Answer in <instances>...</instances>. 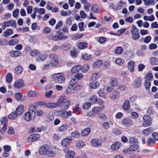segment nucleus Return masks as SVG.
I'll return each mask as SVG.
<instances>
[{
	"mask_svg": "<svg viewBox=\"0 0 158 158\" xmlns=\"http://www.w3.org/2000/svg\"><path fill=\"white\" fill-rule=\"evenodd\" d=\"M49 60H48L44 65V68L47 69L49 67L56 65L58 63V57L54 54L49 55Z\"/></svg>",
	"mask_w": 158,
	"mask_h": 158,
	"instance_id": "f257e3e1",
	"label": "nucleus"
},
{
	"mask_svg": "<svg viewBox=\"0 0 158 158\" xmlns=\"http://www.w3.org/2000/svg\"><path fill=\"white\" fill-rule=\"evenodd\" d=\"M53 78L55 80L56 82L59 84L63 83L65 81V78L62 75V73H57L53 74Z\"/></svg>",
	"mask_w": 158,
	"mask_h": 158,
	"instance_id": "f03ea898",
	"label": "nucleus"
},
{
	"mask_svg": "<svg viewBox=\"0 0 158 158\" xmlns=\"http://www.w3.org/2000/svg\"><path fill=\"white\" fill-rule=\"evenodd\" d=\"M151 124V118L148 115H144L143 118L142 126L146 127L150 126Z\"/></svg>",
	"mask_w": 158,
	"mask_h": 158,
	"instance_id": "7ed1b4c3",
	"label": "nucleus"
},
{
	"mask_svg": "<svg viewBox=\"0 0 158 158\" xmlns=\"http://www.w3.org/2000/svg\"><path fill=\"white\" fill-rule=\"evenodd\" d=\"M102 142V141L101 139H94L91 140L90 144L93 146L98 148L101 146Z\"/></svg>",
	"mask_w": 158,
	"mask_h": 158,
	"instance_id": "20e7f679",
	"label": "nucleus"
},
{
	"mask_svg": "<svg viewBox=\"0 0 158 158\" xmlns=\"http://www.w3.org/2000/svg\"><path fill=\"white\" fill-rule=\"evenodd\" d=\"M50 147L47 144H44L42 146L39 150V153L42 155L45 156Z\"/></svg>",
	"mask_w": 158,
	"mask_h": 158,
	"instance_id": "39448f33",
	"label": "nucleus"
},
{
	"mask_svg": "<svg viewBox=\"0 0 158 158\" xmlns=\"http://www.w3.org/2000/svg\"><path fill=\"white\" fill-rule=\"evenodd\" d=\"M40 137V135L38 134H34L30 135L27 138L28 142H31L38 140Z\"/></svg>",
	"mask_w": 158,
	"mask_h": 158,
	"instance_id": "423d86ee",
	"label": "nucleus"
},
{
	"mask_svg": "<svg viewBox=\"0 0 158 158\" xmlns=\"http://www.w3.org/2000/svg\"><path fill=\"white\" fill-rule=\"evenodd\" d=\"M16 22L14 20H11L3 23L2 26L3 27H15Z\"/></svg>",
	"mask_w": 158,
	"mask_h": 158,
	"instance_id": "0eeeda50",
	"label": "nucleus"
},
{
	"mask_svg": "<svg viewBox=\"0 0 158 158\" xmlns=\"http://www.w3.org/2000/svg\"><path fill=\"white\" fill-rule=\"evenodd\" d=\"M142 80L141 77H137L136 78L133 82L134 87L135 88H138L140 86L142 83Z\"/></svg>",
	"mask_w": 158,
	"mask_h": 158,
	"instance_id": "6e6552de",
	"label": "nucleus"
},
{
	"mask_svg": "<svg viewBox=\"0 0 158 158\" xmlns=\"http://www.w3.org/2000/svg\"><path fill=\"white\" fill-rule=\"evenodd\" d=\"M33 114L32 113L30 112H27L23 116V118L24 120L27 122H29L30 121L32 118H34Z\"/></svg>",
	"mask_w": 158,
	"mask_h": 158,
	"instance_id": "1a4fd4ad",
	"label": "nucleus"
},
{
	"mask_svg": "<svg viewBox=\"0 0 158 158\" xmlns=\"http://www.w3.org/2000/svg\"><path fill=\"white\" fill-rule=\"evenodd\" d=\"M135 65V62L134 61L130 60L128 63L127 65L128 69L131 73L133 72Z\"/></svg>",
	"mask_w": 158,
	"mask_h": 158,
	"instance_id": "9d476101",
	"label": "nucleus"
},
{
	"mask_svg": "<svg viewBox=\"0 0 158 158\" xmlns=\"http://www.w3.org/2000/svg\"><path fill=\"white\" fill-rule=\"evenodd\" d=\"M100 83L98 81H93L89 84V87L91 89H96L99 87Z\"/></svg>",
	"mask_w": 158,
	"mask_h": 158,
	"instance_id": "9b49d317",
	"label": "nucleus"
},
{
	"mask_svg": "<svg viewBox=\"0 0 158 158\" xmlns=\"http://www.w3.org/2000/svg\"><path fill=\"white\" fill-rule=\"evenodd\" d=\"M81 69V66L80 65L74 66L71 69V72L72 73H76L79 72Z\"/></svg>",
	"mask_w": 158,
	"mask_h": 158,
	"instance_id": "f8f14e48",
	"label": "nucleus"
},
{
	"mask_svg": "<svg viewBox=\"0 0 158 158\" xmlns=\"http://www.w3.org/2000/svg\"><path fill=\"white\" fill-rule=\"evenodd\" d=\"M23 81L22 80H19L14 83V86L15 88H18L23 87Z\"/></svg>",
	"mask_w": 158,
	"mask_h": 158,
	"instance_id": "ddd939ff",
	"label": "nucleus"
},
{
	"mask_svg": "<svg viewBox=\"0 0 158 158\" xmlns=\"http://www.w3.org/2000/svg\"><path fill=\"white\" fill-rule=\"evenodd\" d=\"M56 154V152L53 151L50 147L45 156L49 157H53L55 156Z\"/></svg>",
	"mask_w": 158,
	"mask_h": 158,
	"instance_id": "4468645a",
	"label": "nucleus"
},
{
	"mask_svg": "<svg viewBox=\"0 0 158 158\" xmlns=\"http://www.w3.org/2000/svg\"><path fill=\"white\" fill-rule=\"evenodd\" d=\"M24 110V106L23 105H21L18 107L15 111L17 113V114L20 116L23 113Z\"/></svg>",
	"mask_w": 158,
	"mask_h": 158,
	"instance_id": "2eb2a0df",
	"label": "nucleus"
},
{
	"mask_svg": "<svg viewBox=\"0 0 158 158\" xmlns=\"http://www.w3.org/2000/svg\"><path fill=\"white\" fill-rule=\"evenodd\" d=\"M113 123L111 120H109L108 122H105L102 123V125L105 129H107L110 127V125L112 126Z\"/></svg>",
	"mask_w": 158,
	"mask_h": 158,
	"instance_id": "dca6fc26",
	"label": "nucleus"
},
{
	"mask_svg": "<svg viewBox=\"0 0 158 158\" xmlns=\"http://www.w3.org/2000/svg\"><path fill=\"white\" fill-rule=\"evenodd\" d=\"M75 90V87L73 85H70L67 88L65 92L67 94H71L73 93Z\"/></svg>",
	"mask_w": 158,
	"mask_h": 158,
	"instance_id": "f3484780",
	"label": "nucleus"
},
{
	"mask_svg": "<svg viewBox=\"0 0 158 158\" xmlns=\"http://www.w3.org/2000/svg\"><path fill=\"white\" fill-rule=\"evenodd\" d=\"M27 95L29 97L35 98L38 96V93L35 91L30 90L28 92Z\"/></svg>",
	"mask_w": 158,
	"mask_h": 158,
	"instance_id": "a211bd4d",
	"label": "nucleus"
},
{
	"mask_svg": "<svg viewBox=\"0 0 158 158\" xmlns=\"http://www.w3.org/2000/svg\"><path fill=\"white\" fill-rule=\"evenodd\" d=\"M121 144L119 142H116L111 146V149L114 151L118 150L120 147Z\"/></svg>",
	"mask_w": 158,
	"mask_h": 158,
	"instance_id": "6ab92c4d",
	"label": "nucleus"
},
{
	"mask_svg": "<svg viewBox=\"0 0 158 158\" xmlns=\"http://www.w3.org/2000/svg\"><path fill=\"white\" fill-rule=\"evenodd\" d=\"M122 122L123 124L126 125H131L132 124V120L128 118L123 119Z\"/></svg>",
	"mask_w": 158,
	"mask_h": 158,
	"instance_id": "aec40b11",
	"label": "nucleus"
},
{
	"mask_svg": "<svg viewBox=\"0 0 158 158\" xmlns=\"http://www.w3.org/2000/svg\"><path fill=\"white\" fill-rule=\"evenodd\" d=\"M71 139L67 138L64 139L61 142V144L63 146H67L69 145Z\"/></svg>",
	"mask_w": 158,
	"mask_h": 158,
	"instance_id": "412c9836",
	"label": "nucleus"
},
{
	"mask_svg": "<svg viewBox=\"0 0 158 158\" xmlns=\"http://www.w3.org/2000/svg\"><path fill=\"white\" fill-rule=\"evenodd\" d=\"M10 55L13 57L19 56L22 55V53L19 51L12 50L10 51Z\"/></svg>",
	"mask_w": 158,
	"mask_h": 158,
	"instance_id": "4be33fe9",
	"label": "nucleus"
},
{
	"mask_svg": "<svg viewBox=\"0 0 158 158\" xmlns=\"http://www.w3.org/2000/svg\"><path fill=\"white\" fill-rule=\"evenodd\" d=\"M46 107L49 108H54L59 107V104L56 103H47Z\"/></svg>",
	"mask_w": 158,
	"mask_h": 158,
	"instance_id": "5701e85b",
	"label": "nucleus"
},
{
	"mask_svg": "<svg viewBox=\"0 0 158 158\" xmlns=\"http://www.w3.org/2000/svg\"><path fill=\"white\" fill-rule=\"evenodd\" d=\"M92 57V56L91 55L86 53H83L81 56L83 59L87 60H91Z\"/></svg>",
	"mask_w": 158,
	"mask_h": 158,
	"instance_id": "b1692460",
	"label": "nucleus"
},
{
	"mask_svg": "<svg viewBox=\"0 0 158 158\" xmlns=\"http://www.w3.org/2000/svg\"><path fill=\"white\" fill-rule=\"evenodd\" d=\"M36 107L32 105H30L29 107V111L30 113H32L33 114L34 117H35L36 115Z\"/></svg>",
	"mask_w": 158,
	"mask_h": 158,
	"instance_id": "393cba45",
	"label": "nucleus"
},
{
	"mask_svg": "<svg viewBox=\"0 0 158 158\" xmlns=\"http://www.w3.org/2000/svg\"><path fill=\"white\" fill-rule=\"evenodd\" d=\"M33 12L35 13L38 12L40 15H43L45 13V10L44 8H39L38 7H35L34 8Z\"/></svg>",
	"mask_w": 158,
	"mask_h": 158,
	"instance_id": "a878e982",
	"label": "nucleus"
},
{
	"mask_svg": "<svg viewBox=\"0 0 158 158\" xmlns=\"http://www.w3.org/2000/svg\"><path fill=\"white\" fill-rule=\"evenodd\" d=\"M102 61L101 60H98L95 62L93 64V67L96 69L102 66Z\"/></svg>",
	"mask_w": 158,
	"mask_h": 158,
	"instance_id": "bb28decb",
	"label": "nucleus"
},
{
	"mask_svg": "<svg viewBox=\"0 0 158 158\" xmlns=\"http://www.w3.org/2000/svg\"><path fill=\"white\" fill-rule=\"evenodd\" d=\"M100 77V74L99 73H93L91 76V79L92 81H97Z\"/></svg>",
	"mask_w": 158,
	"mask_h": 158,
	"instance_id": "cd10ccee",
	"label": "nucleus"
},
{
	"mask_svg": "<svg viewBox=\"0 0 158 158\" xmlns=\"http://www.w3.org/2000/svg\"><path fill=\"white\" fill-rule=\"evenodd\" d=\"M119 92L118 90L114 91L113 94L110 96V98L111 100H115L118 97Z\"/></svg>",
	"mask_w": 158,
	"mask_h": 158,
	"instance_id": "c85d7f7f",
	"label": "nucleus"
},
{
	"mask_svg": "<svg viewBox=\"0 0 158 158\" xmlns=\"http://www.w3.org/2000/svg\"><path fill=\"white\" fill-rule=\"evenodd\" d=\"M153 129L152 127H149L143 130V134L145 135H147L150 134L153 131Z\"/></svg>",
	"mask_w": 158,
	"mask_h": 158,
	"instance_id": "c756f323",
	"label": "nucleus"
},
{
	"mask_svg": "<svg viewBox=\"0 0 158 158\" xmlns=\"http://www.w3.org/2000/svg\"><path fill=\"white\" fill-rule=\"evenodd\" d=\"M19 116L17 114L16 111L13 112L11 113L8 115V118L11 120H14L18 116Z\"/></svg>",
	"mask_w": 158,
	"mask_h": 158,
	"instance_id": "7c9ffc66",
	"label": "nucleus"
},
{
	"mask_svg": "<svg viewBox=\"0 0 158 158\" xmlns=\"http://www.w3.org/2000/svg\"><path fill=\"white\" fill-rule=\"evenodd\" d=\"M90 129L89 127L85 128L81 132V134L82 136H85L87 135L90 133Z\"/></svg>",
	"mask_w": 158,
	"mask_h": 158,
	"instance_id": "2f4dec72",
	"label": "nucleus"
},
{
	"mask_svg": "<svg viewBox=\"0 0 158 158\" xmlns=\"http://www.w3.org/2000/svg\"><path fill=\"white\" fill-rule=\"evenodd\" d=\"M150 63L153 65H158V59L156 58L152 57L150 59Z\"/></svg>",
	"mask_w": 158,
	"mask_h": 158,
	"instance_id": "473e14b6",
	"label": "nucleus"
},
{
	"mask_svg": "<svg viewBox=\"0 0 158 158\" xmlns=\"http://www.w3.org/2000/svg\"><path fill=\"white\" fill-rule=\"evenodd\" d=\"M59 35H49L48 36V39L50 40H52L54 41H58L59 40Z\"/></svg>",
	"mask_w": 158,
	"mask_h": 158,
	"instance_id": "72a5a7b5",
	"label": "nucleus"
},
{
	"mask_svg": "<svg viewBox=\"0 0 158 158\" xmlns=\"http://www.w3.org/2000/svg\"><path fill=\"white\" fill-rule=\"evenodd\" d=\"M145 81H152L153 79V76L152 74L150 72H148L146 74L144 77Z\"/></svg>",
	"mask_w": 158,
	"mask_h": 158,
	"instance_id": "f704fd0d",
	"label": "nucleus"
},
{
	"mask_svg": "<svg viewBox=\"0 0 158 158\" xmlns=\"http://www.w3.org/2000/svg\"><path fill=\"white\" fill-rule=\"evenodd\" d=\"M23 72V68L21 66H19L15 68V73L16 74L19 75Z\"/></svg>",
	"mask_w": 158,
	"mask_h": 158,
	"instance_id": "c9c22d12",
	"label": "nucleus"
},
{
	"mask_svg": "<svg viewBox=\"0 0 158 158\" xmlns=\"http://www.w3.org/2000/svg\"><path fill=\"white\" fill-rule=\"evenodd\" d=\"M122 107L124 110H128L130 107L129 101L128 100H126L124 102Z\"/></svg>",
	"mask_w": 158,
	"mask_h": 158,
	"instance_id": "e433bc0d",
	"label": "nucleus"
},
{
	"mask_svg": "<svg viewBox=\"0 0 158 158\" xmlns=\"http://www.w3.org/2000/svg\"><path fill=\"white\" fill-rule=\"evenodd\" d=\"M143 19L145 21H152L155 19V17L153 15H152L149 16H144L143 17Z\"/></svg>",
	"mask_w": 158,
	"mask_h": 158,
	"instance_id": "4c0bfd02",
	"label": "nucleus"
},
{
	"mask_svg": "<svg viewBox=\"0 0 158 158\" xmlns=\"http://www.w3.org/2000/svg\"><path fill=\"white\" fill-rule=\"evenodd\" d=\"M88 47L87 43L85 42H81L78 44V48L81 49L85 48Z\"/></svg>",
	"mask_w": 158,
	"mask_h": 158,
	"instance_id": "58836bf2",
	"label": "nucleus"
},
{
	"mask_svg": "<svg viewBox=\"0 0 158 158\" xmlns=\"http://www.w3.org/2000/svg\"><path fill=\"white\" fill-rule=\"evenodd\" d=\"M75 153L73 151H69L66 153L65 158H73L75 156Z\"/></svg>",
	"mask_w": 158,
	"mask_h": 158,
	"instance_id": "ea45409f",
	"label": "nucleus"
},
{
	"mask_svg": "<svg viewBox=\"0 0 158 158\" xmlns=\"http://www.w3.org/2000/svg\"><path fill=\"white\" fill-rule=\"evenodd\" d=\"M13 33V30L11 29H8L3 33V35L6 37H8Z\"/></svg>",
	"mask_w": 158,
	"mask_h": 158,
	"instance_id": "a19ab883",
	"label": "nucleus"
},
{
	"mask_svg": "<svg viewBox=\"0 0 158 158\" xmlns=\"http://www.w3.org/2000/svg\"><path fill=\"white\" fill-rule=\"evenodd\" d=\"M66 100V96L64 95H62L60 97L56 103L58 104H59V107H60V104L61 103H63L64 101Z\"/></svg>",
	"mask_w": 158,
	"mask_h": 158,
	"instance_id": "79ce46f5",
	"label": "nucleus"
},
{
	"mask_svg": "<svg viewBox=\"0 0 158 158\" xmlns=\"http://www.w3.org/2000/svg\"><path fill=\"white\" fill-rule=\"evenodd\" d=\"M118 80L116 78H113L110 80V84L112 86H115L117 84Z\"/></svg>",
	"mask_w": 158,
	"mask_h": 158,
	"instance_id": "37998d69",
	"label": "nucleus"
},
{
	"mask_svg": "<svg viewBox=\"0 0 158 158\" xmlns=\"http://www.w3.org/2000/svg\"><path fill=\"white\" fill-rule=\"evenodd\" d=\"M71 136L73 138H77L80 136V134L78 131H74L71 133Z\"/></svg>",
	"mask_w": 158,
	"mask_h": 158,
	"instance_id": "c03bdc74",
	"label": "nucleus"
},
{
	"mask_svg": "<svg viewBox=\"0 0 158 158\" xmlns=\"http://www.w3.org/2000/svg\"><path fill=\"white\" fill-rule=\"evenodd\" d=\"M15 99L18 101L24 100V99L23 98L22 95L20 93H18L15 94Z\"/></svg>",
	"mask_w": 158,
	"mask_h": 158,
	"instance_id": "a18cd8bd",
	"label": "nucleus"
},
{
	"mask_svg": "<svg viewBox=\"0 0 158 158\" xmlns=\"http://www.w3.org/2000/svg\"><path fill=\"white\" fill-rule=\"evenodd\" d=\"M68 128V126L66 124H64L60 126L58 130L60 132H64L66 131Z\"/></svg>",
	"mask_w": 158,
	"mask_h": 158,
	"instance_id": "49530a36",
	"label": "nucleus"
},
{
	"mask_svg": "<svg viewBox=\"0 0 158 158\" xmlns=\"http://www.w3.org/2000/svg\"><path fill=\"white\" fill-rule=\"evenodd\" d=\"M85 145V142L83 141H79L76 144V147L77 148L80 149Z\"/></svg>",
	"mask_w": 158,
	"mask_h": 158,
	"instance_id": "de8ad7c7",
	"label": "nucleus"
},
{
	"mask_svg": "<svg viewBox=\"0 0 158 158\" xmlns=\"http://www.w3.org/2000/svg\"><path fill=\"white\" fill-rule=\"evenodd\" d=\"M30 55L32 56H36L40 54V52L37 50H34L32 51L30 53Z\"/></svg>",
	"mask_w": 158,
	"mask_h": 158,
	"instance_id": "09e8293b",
	"label": "nucleus"
},
{
	"mask_svg": "<svg viewBox=\"0 0 158 158\" xmlns=\"http://www.w3.org/2000/svg\"><path fill=\"white\" fill-rule=\"evenodd\" d=\"M124 62V61L121 58H118L115 60L116 64L119 65H122Z\"/></svg>",
	"mask_w": 158,
	"mask_h": 158,
	"instance_id": "8fccbe9b",
	"label": "nucleus"
},
{
	"mask_svg": "<svg viewBox=\"0 0 158 158\" xmlns=\"http://www.w3.org/2000/svg\"><path fill=\"white\" fill-rule=\"evenodd\" d=\"M70 104V102L69 100H68L64 102L62 104L64 108L65 109L67 110Z\"/></svg>",
	"mask_w": 158,
	"mask_h": 158,
	"instance_id": "3c124183",
	"label": "nucleus"
},
{
	"mask_svg": "<svg viewBox=\"0 0 158 158\" xmlns=\"http://www.w3.org/2000/svg\"><path fill=\"white\" fill-rule=\"evenodd\" d=\"M138 148L139 147L137 145L134 144L130 146L129 150L131 151H136L138 149Z\"/></svg>",
	"mask_w": 158,
	"mask_h": 158,
	"instance_id": "603ef678",
	"label": "nucleus"
},
{
	"mask_svg": "<svg viewBox=\"0 0 158 158\" xmlns=\"http://www.w3.org/2000/svg\"><path fill=\"white\" fill-rule=\"evenodd\" d=\"M92 11L94 13H97L99 11V7L97 5L95 4L92 5Z\"/></svg>",
	"mask_w": 158,
	"mask_h": 158,
	"instance_id": "864d4df0",
	"label": "nucleus"
},
{
	"mask_svg": "<svg viewBox=\"0 0 158 158\" xmlns=\"http://www.w3.org/2000/svg\"><path fill=\"white\" fill-rule=\"evenodd\" d=\"M89 69V67L87 64L84 65L83 67H81V71L83 73H85L88 72Z\"/></svg>",
	"mask_w": 158,
	"mask_h": 158,
	"instance_id": "5fc2aeb1",
	"label": "nucleus"
},
{
	"mask_svg": "<svg viewBox=\"0 0 158 158\" xmlns=\"http://www.w3.org/2000/svg\"><path fill=\"white\" fill-rule=\"evenodd\" d=\"M18 43V40L16 39H12L9 41L8 43L10 45H14Z\"/></svg>",
	"mask_w": 158,
	"mask_h": 158,
	"instance_id": "6e6d98bb",
	"label": "nucleus"
},
{
	"mask_svg": "<svg viewBox=\"0 0 158 158\" xmlns=\"http://www.w3.org/2000/svg\"><path fill=\"white\" fill-rule=\"evenodd\" d=\"M131 34L139 32V30L135 26L132 25L131 29Z\"/></svg>",
	"mask_w": 158,
	"mask_h": 158,
	"instance_id": "4d7b16f0",
	"label": "nucleus"
},
{
	"mask_svg": "<svg viewBox=\"0 0 158 158\" xmlns=\"http://www.w3.org/2000/svg\"><path fill=\"white\" fill-rule=\"evenodd\" d=\"M59 116L64 118H67L66 111L64 110L60 111L59 114Z\"/></svg>",
	"mask_w": 158,
	"mask_h": 158,
	"instance_id": "13d9d810",
	"label": "nucleus"
},
{
	"mask_svg": "<svg viewBox=\"0 0 158 158\" xmlns=\"http://www.w3.org/2000/svg\"><path fill=\"white\" fill-rule=\"evenodd\" d=\"M46 58V56L45 55H40L38 56L36 58V60L39 62H41L42 61H44L45 60Z\"/></svg>",
	"mask_w": 158,
	"mask_h": 158,
	"instance_id": "bf43d9fd",
	"label": "nucleus"
},
{
	"mask_svg": "<svg viewBox=\"0 0 158 158\" xmlns=\"http://www.w3.org/2000/svg\"><path fill=\"white\" fill-rule=\"evenodd\" d=\"M90 100L93 104L96 103L98 101L97 97L96 96L93 95L90 97Z\"/></svg>",
	"mask_w": 158,
	"mask_h": 158,
	"instance_id": "052dcab7",
	"label": "nucleus"
},
{
	"mask_svg": "<svg viewBox=\"0 0 158 158\" xmlns=\"http://www.w3.org/2000/svg\"><path fill=\"white\" fill-rule=\"evenodd\" d=\"M123 51V48L121 47H117L115 50V53L116 54H120Z\"/></svg>",
	"mask_w": 158,
	"mask_h": 158,
	"instance_id": "680f3d73",
	"label": "nucleus"
},
{
	"mask_svg": "<svg viewBox=\"0 0 158 158\" xmlns=\"http://www.w3.org/2000/svg\"><path fill=\"white\" fill-rule=\"evenodd\" d=\"M13 80L12 76L11 73L8 74L6 76V81L9 83L12 81Z\"/></svg>",
	"mask_w": 158,
	"mask_h": 158,
	"instance_id": "e2e57ef3",
	"label": "nucleus"
},
{
	"mask_svg": "<svg viewBox=\"0 0 158 158\" xmlns=\"http://www.w3.org/2000/svg\"><path fill=\"white\" fill-rule=\"evenodd\" d=\"M132 39L135 40H138L140 37V35L139 34V32L136 33L132 34Z\"/></svg>",
	"mask_w": 158,
	"mask_h": 158,
	"instance_id": "0e129e2a",
	"label": "nucleus"
},
{
	"mask_svg": "<svg viewBox=\"0 0 158 158\" xmlns=\"http://www.w3.org/2000/svg\"><path fill=\"white\" fill-rule=\"evenodd\" d=\"M74 76L78 81L82 78L83 75L81 73H77L75 74Z\"/></svg>",
	"mask_w": 158,
	"mask_h": 158,
	"instance_id": "69168bd1",
	"label": "nucleus"
},
{
	"mask_svg": "<svg viewBox=\"0 0 158 158\" xmlns=\"http://www.w3.org/2000/svg\"><path fill=\"white\" fill-rule=\"evenodd\" d=\"M155 141L153 138H149L147 141V143L148 145H152L155 143Z\"/></svg>",
	"mask_w": 158,
	"mask_h": 158,
	"instance_id": "338daca9",
	"label": "nucleus"
},
{
	"mask_svg": "<svg viewBox=\"0 0 158 158\" xmlns=\"http://www.w3.org/2000/svg\"><path fill=\"white\" fill-rule=\"evenodd\" d=\"M144 85L146 89L147 90H149L150 86H151V82L149 81H145V82L144 84Z\"/></svg>",
	"mask_w": 158,
	"mask_h": 158,
	"instance_id": "774afa93",
	"label": "nucleus"
}]
</instances>
